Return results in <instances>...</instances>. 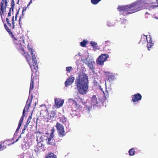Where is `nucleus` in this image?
Listing matches in <instances>:
<instances>
[{"instance_id": "c9c22d12", "label": "nucleus", "mask_w": 158, "mask_h": 158, "mask_svg": "<svg viewBox=\"0 0 158 158\" xmlns=\"http://www.w3.org/2000/svg\"><path fill=\"white\" fill-rule=\"evenodd\" d=\"M11 8H10V9H9V11L8 12V17H10V16H11Z\"/></svg>"}, {"instance_id": "9b49d317", "label": "nucleus", "mask_w": 158, "mask_h": 158, "mask_svg": "<svg viewBox=\"0 0 158 158\" xmlns=\"http://www.w3.org/2000/svg\"><path fill=\"white\" fill-rule=\"evenodd\" d=\"M6 21L8 26L10 27L11 29H13L15 28V23L14 16H13L11 18L12 23H10V19L8 18H6Z\"/></svg>"}, {"instance_id": "0eeeda50", "label": "nucleus", "mask_w": 158, "mask_h": 158, "mask_svg": "<svg viewBox=\"0 0 158 158\" xmlns=\"http://www.w3.org/2000/svg\"><path fill=\"white\" fill-rule=\"evenodd\" d=\"M8 3L7 0H2L0 4V13L1 16L6 12Z\"/></svg>"}, {"instance_id": "4be33fe9", "label": "nucleus", "mask_w": 158, "mask_h": 158, "mask_svg": "<svg viewBox=\"0 0 158 158\" xmlns=\"http://www.w3.org/2000/svg\"><path fill=\"white\" fill-rule=\"evenodd\" d=\"M60 121L62 123H64L66 121V118L64 116H62L59 118Z\"/></svg>"}, {"instance_id": "f03ea898", "label": "nucleus", "mask_w": 158, "mask_h": 158, "mask_svg": "<svg viewBox=\"0 0 158 158\" xmlns=\"http://www.w3.org/2000/svg\"><path fill=\"white\" fill-rule=\"evenodd\" d=\"M83 73V70H81ZM75 85L80 94L81 95L85 94L89 88L88 77L85 73H80L75 81Z\"/></svg>"}, {"instance_id": "864d4df0", "label": "nucleus", "mask_w": 158, "mask_h": 158, "mask_svg": "<svg viewBox=\"0 0 158 158\" xmlns=\"http://www.w3.org/2000/svg\"><path fill=\"white\" fill-rule=\"evenodd\" d=\"M157 7H158V5H157Z\"/></svg>"}, {"instance_id": "2eb2a0df", "label": "nucleus", "mask_w": 158, "mask_h": 158, "mask_svg": "<svg viewBox=\"0 0 158 158\" xmlns=\"http://www.w3.org/2000/svg\"><path fill=\"white\" fill-rule=\"evenodd\" d=\"M95 63L93 61H90L87 63V65L90 69H94Z\"/></svg>"}, {"instance_id": "f8f14e48", "label": "nucleus", "mask_w": 158, "mask_h": 158, "mask_svg": "<svg viewBox=\"0 0 158 158\" xmlns=\"http://www.w3.org/2000/svg\"><path fill=\"white\" fill-rule=\"evenodd\" d=\"M64 100L59 98H56L55 99V104L57 108H59L63 105Z\"/></svg>"}, {"instance_id": "de8ad7c7", "label": "nucleus", "mask_w": 158, "mask_h": 158, "mask_svg": "<svg viewBox=\"0 0 158 158\" xmlns=\"http://www.w3.org/2000/svg\"><path fill=\"white\" fill-rule=\"evenodd\" d=\"M18 12L17 13V14H16V15L15 16V19H16V18H17V14H18Z\"/></svg>"}, {"instance_id": "7ed1b4c3", "label": "nucleus", "mask_w": 158, "mask_h": 158, "mask_svg": "<svg viewBox=\"0 0 158 158\" xmlns=\"http://www.w3.org/2000/svg\"><path fill=\"white\" fill-rule=\"evenodd\" d=\"M146 0H137L129 5V14L143 9L145 4Z\"/></svg>"}, {"instance_id": "7c9ffc66", "label": "nucleus", "mask_w": 158, "mask_h": 158, "mask_svg": "<svg viewBox=\"0 0 158 158\" xmlns=\"http://www.w3.org/2000/svg\"><path fill=\"white\" fill-rule=\"evenodd\" d=\"M56 114V113L55 111H52L50 114V117L54 118Z\"/></svg>"}, {"instance_id": "f3484780", "label": "nucleus", "mask_w": 158, "mask_h": 158, "mask_svg": "<svg viewBox=\"0 0 158 158\" xmlns=\"http://www.w3.org/2000/svg\"><path fill=\"white\" fill-rule=\"evenodd\" d=\"M146 41H148L147 36H145V35H143L141 36V38L139 43L143 44L146 42Z\"/></svg>"}, {"instance_id": "39448f33", "label": "nucleus", "mask_w": 158, "mask_h": 158, "mask_svg": "<svg viewBox=\"0 0 158 158\" xmlns=\"http://www.w3.org/2000/svg\"><path fill=\"white\" fill-rule=\"evenodd\" d=\"M109 56L106 54H102L96 60L97 64L99 65H102L104 62L109 58Z\"/></svg>"}, {"instance_id": "bb28decb", "label": "nucleus", "mask_w": 158, "mask_h": 158, "mask_svg": "<svg viewBox=\"0 0 158 158\" xmlns=\"http://www.w3.org/2000/svg\"><path fill=\"white\" fill-rule=\"evenodd\" d=\"M135 152L134 148H132L129 150V155L131 156H133L134 155Z\"/></svg>"}, {"instance_id": "a19ab883", "label": "nucleus", "mask_w": 158, "mask_h": 158, "mask_svg": "<svg viewBox=\"0 0 158 158\" xmlns=\"http://www.w3.org/2000/svg\"><path fill=\"white\" fill-rule=\"evenodd\" d=\"M29 123H26V124L24 125V126H25V127H27L29 125Z\"/></svg>"}, {"instance_id": "09e8293b", "label": "nucleus", "mask_w": 158, "mask_h": 158, "mask_svg": "<svg viewBox=\"0 0 158 158\" xmlns=\"http://www.w3.org/2000/svg\"><path fill=\"white\" fill-rule=\"evenodd\" d=\"M67 70V71L69 72H70L71 70L68 69V70Z\"/></svg>"}, {"instance_id": "37998d69", "label": "nucleus", "mask_w": 158, "mask_h": 158, "mask_svg": "<svg viewBox=\"0 0 158 158\" xmlns=\"http://www.w3.org/2000/svg\"><path fill=\"white\" fill-rule=\"evenodd\" d=\"M81 102L83 105H84L85 106V104H86V102Z\"/></svg>"}, {"instance_id": "72a5a7b5", "label": "nucleus", "mask_w": 158, "mask_h": 158, "mask_svg": "<svg viewBox=\"0 0 158 158\" xmlns=\"http://www.w3.org/2000/svg\"><path fill=\"white\" fill-rule=\"evenodd\" d=\"M19 139H17L15 141L13 142L12 143H8V144H7L6 143L7 145H8V146H9L10 145V144H14V143L17 142L18 140H19Z\"/></svg>"}, {"instance_id": "8fccbe9b", "label": "nucleus", "mask_w": 158, "mask_h": 158, "mask_svg": "<svg viewBox=\"0 0 158 158\" xmlns=\"http://www.w3.org/2000/svg\"><path fill=\"white\" fill-rule=\"evenodd\" d=\"M105 84L106 85V79H105Z\"/></svg>"}, {"instance_id": "1a4fd4ad", "label": "nucleus", "mask_w": 158, "mask_h": 158, "mask_svg": "<svg viewBox=\"0 0 158 158\" xmlns=\"http://www.w3.org/2000/svg\"><path fill=\"white\" fill-rule=\"evenodd\" d=\"M75 77L72 76H70L69 78H67L65 82V86L67 87L70 85H71L74 81Z\"/></svg>"}, {"instance_id": "a878e982", "label": "nucleus", "mask_w": 158, "mask_h": 158, "mask_svg": "<svg viewBox=\"0 0 158 158\" xmlns=\"http://www.w3.org/2000/svg\"><path fill=\"white\" fill-rule=\"evenodd\" d=\"M87 43V41L85 40H84L80 42V45L82 47H85Z\"/></svg>"}, {"instance_id": "f257e3e1", "label": "nucleus", "mask_w": 158, "mask_h": 158, "mask_svg": "<svg viewBox=\"0 0 158 158\" xmlns=\"http://www.w3.org/2000/svg\"><path fill=\"white\" fill-rule=\"evenodd\" d=\"M4 27L10 36L13 38V43L16 48L21 53L25 56L31 69H37L38 67L36 59L37 56L34 53L35 52L33 51V48L28 45L27 48L29 51L26 53L22 47L23 44L24 43V40L23 38H20L18 39H16L10 29L8 27L6 23L4 24Z\"/></svg>"}, {"instance_id": "a18cd8bd", "label": "nucleus", "mask_w": 158, "mask_h": 158, "mask_svg": "<svg viewBox=\"0 0 158 158\" xmlns=\"http://www.w3.org/2000/svg\"><path fill=\"white\" fill-rule=\"evenodd\" d=\"M32 118V117H31V115L28 118V119H29V120H31V119Z\"/></svg>"}, {"instance_id": "6ab92c4d", "label": "nucleus", "mask_w": 158, "mask_h": 158, "mask_svg": "<svg viewBox=\"0 0 158 158\" xmlns=\"http://www.w3.org/2000/svg\"><path fill=\"white\" fill-rule=\"evenodd\" d=\"M45 158H56V156L53 153L50 152L46 155Z\"/></svg>"}, {"instance_id": "c756f323", "label": "nucleus", "mask_w": 158, "mask_h": 158, "mask_svg": "<svg viewBox=\"0 0 158 158\" xmlns=\"http://www.w3.org/2000/svg\"><path fill=\"white\" fill-rule=\"evenodd\" d=\"M24 113H25V110H23V112L22 116L21 118H20L19 122L23 123V119L24 117L25 116Z\"/></svg>"}, {"instance_id": "423d86ee", "label": "nucleus", "mask_w": 158, "mask_h": 158, "mask_svg": "<svg viewBox=\"0 0 158 158\" xmlns=\"http://www.w3.org/2000/svg\"><path fill=\"white\" fill-rule=\"evenodd\" d=\"M103 75L104 77L107 78L109 82L110 81H113L116 79V74L110 72H106L105 71H103Z\"/></svg>"}, {"instance_id": "aec40b11", "label": "nucleus", "mask_w": 158, "mask_h": 158, "mask_svg": "<svg viewBox=\"0 0 158 158\" xmlns=\"http://www.w3.org/2000/svg\"><path fill=\"white\" fill-rule=\"evenodd\" d=\"M32 101V99H31V100H30L29 101L28 99L27 100L26 105L25 107V108H24V109L23 110H27L29 109V107L31 105V102Z\"/></svg>"}, {"instance_id": "3c124183", "label": "nucleus", "mask_w": 158, "mask_h": 158, "mask_svg": "<svg viewBox=\"0 0 158 158\" xmlns=\"http://www.w3.org/2000/svg\"><path fill=\"white\" fill-rule=\"evenodd\" d=\"M21 137V135L19 136V138H18V139H19V138H20Z\"/></svg>"}, {"instance_id": "393cba45", "label": "nucleus", "mask_w": 158, "mask_h": 158, "mask_svg": "<svg viewBox=\"0 0 158 158\" xmlns=\"http://www.w3.org/2000/svg\"><path fill=\"white\" fill-rule=\"evenodd\" d=\"M7 142V141H4L3 142V144L4 143H5L6 142ZM6 145H5L4 144H0V151H2L5 148H6Z\"/></svg>"}, {"instance_id": "412c9836", "label": "nucleus", "mask_w": 158, "mask_h": 158, "mask_svg": "<svg viewBox=\"0 0 158 158\" xmlns=\"http://www.w3.org/2000/svg\"><path fill=\"white\" fill-rule=\"evenodd\" d=\"M52 132L51 134H50V136L51 137H49L48 138V142H47V144H52V143H51L50 142L52 138L53 137V133L54 131V130L53 129H52L51 130Z\"/></svg>"}, {"instance_id": "c03bdc74", "label": "nucleus", "mask_w": 158, "mask_h": 158, "mask_svg": "<svg viewBox=\"0 0 158 158\" xmlns=\"http://www.w3.org/2000/svg\"><path fill=\"white\" fill-rule=\"evenodd\" d=\"M81 102L83 105H84L85 106V104H86V102Z\"/></svg>"}, {"instance_id": "f704fd0d", "label": "nucleus", "mask_w": 158, "mask_h": 158, "mask_svg": "<svg viewBox=\"0 0 158 158\" xmlns=\"http://www.w3.org/2000/svg\"><path fill=\"white\" fill-rule=\"evenodd\" d=\"M24 7L23 8V9L22 10V15H23V11H26V10H27V7Z\"/></svg>"}, {"instance_id": "cd10ccee", "label": "nucleus", "mask_w": 158, "mask_h": 158, "mask_svg": "<svg viewBox=\"0 0 158 158\" xmlns=\"http://www.w3.org/2000/svg\"><path fill=\"white\" fill-rule=\"evenodd\" d=\"M101 0H91V3L93 5L98 4Z\"/></svg>"}, {"instance_id": "473e14b6", "label": "nucleus", "mask_w": 158, "mask_h": 158, "mask_svg": "<svg viewBox=\"0 0 158 158\" xmlns=\"http://www.w3.org/2000/svg\"><path fill=\"white\" fill-rule=\"evenodd\" d=\"M11 9H12V11L13 10V8L14 7V6L15 5V3H14V0H12V2H11Z\"/></svg>"}, {"instance_id": "4468645a", "label": "nucleus", "mask_w": 158, "mask_h": 158, "mask_svg": "<svg viewBox=\"0 0 158 158\" xmlns=\"http://www.w3.org/2000/svg\"><path fill=\"white\" fill-rule=\"evenodd\" d=\"M91 104L93 106L98 104L97 99L95 95L93 96L91 99Z\"/></svg>"}, {"instance_id": "4c0bfd02", "label": "nucleus", "mask_w": 158, "mask_h": 158, "mask_svg": "<svg viewBox=\"0 0 158 158\" xmlns=\"http://www.w3.org/2000/svg\"><path fill=\"white\" fill-rule=\"evenodd\" d=\"M32 0H30V2H29V3L28 4L27 7H28L32 3Z\"/></svg>"}, {"instance_id": "5701e85b", "label": "nucleus", "mask_w": 158, "mask_h": 158, "mask_svg": "<svg viewBox=\"0 0 158 158\" xmlns=\"http://www.w3.org/2000/svg\"><path fill=\"white\" fill-rule=\"evenodd\" d=\"M72 100L74 104H75L76 108L79 110L82 109V107L80 105L78 104L76 101L73 100Z\"/></svg>"}, {"instance_id": "79ce46f5", "label": "nucleus", "mask_w": 158, "mask_h": 158, "mask_svg": "<svg viewBox=\"0 0 158 158\" xmlns=\"http://www.w3.org/2000/svg\"><path fill=\"white\" fill-rule=\"evenodd\" d=\"M30 120H29V119H28L27 121V123H30Z\"/></svg>"}, {"instance_id": "c85d7f7f", "label": "nucleus", "mask_w": 158, "mask_h": 158, "mask_svg": "<svg viewBox=\"0 0 158 158\" xmlns=\"http://www.w3.org/2000/svg\"><path fill=\"white\" fill-rule=\"evenodd\" d=\"M24 113H25V110H23V112L22 116L21 118H20L19 122L23 123V119L24 117L25 116Z\"/></svg>"}, {"instance_id": "49530a36", "label": "nucleus", "mask_w": 158, "mask_h": 158, "mask_svg": "<svg viewBox=\"0 0 158 158\" xmlns=\"http://www.w3.org/2000/svg\"><path fill=\"white\" fill-rule=\"evenodd\" d=\"M110 43V41H106L105 42V43L106 44H107V43Z\"/></svg>"}, {"instance_id": "b1692460", "label": "nucleus", "mask_w": 158, "mask_h": 158, "mask_svg": "<svg viewBox=\"0 0 158 158\" xmlns=\"http://www.w3.org/2000/svg\"><path fill=\"white\" fill-rule=\"evenodd\" d=\"M34 79L31 78V81L30 86V90H33L34 88Z\"/></svg>"}, {"instance_id": "20e7f679", "label": "nucleus", "mask_w": 158, "mask_h": 158, "mask_svg": "<svg viewBox=\"0 0 158 158\" xmlns=\"http://www.w3.org/2000/svg\"><path fill=\"white\" fill-rule=\"evenodd\" d=\"M58 135L60 137H63L65 135V131L63 126L60 123L57 122L56 125Z\"/></svg>"}, {"instance_id": "a211bd4d", "label": "nucleus", "mask_w": 158, "mask_h": 158, "mask_svg": "<svg viewBox=\"0 0 158 158\" xmlns=\"http://www.w3.org/2000/svg\"><path fill=\"white\" fill-rule=\"evenodd\" d=\"M90 44L93 47L94 50H96L97 49H98V46L96 42L91 41Z\"/></svg>"}, {"instance_id": "dca6fc26", "label": "nucleus", "mask_w": 158, "mask_h": 158, "mask_svg": "<svg viewBox=\"0 0 158 158\" xmlns=\"http://www.w3.org/2000/svg\"><path fill=\"white\" fill-rule=\"evenodd\" d=\"M148 44L147 46V48L148 50H150V48H151V47L153 45V43L152 41V40L151 38H150V40L149 42L147 41Z\"/></svg>"}, {"instance_id": "2f4dec72", "label": "nucleus", "mask_w": 158, "mask_h": 158, "mask_svg": "<svg viewBox=\"0 0 158 158\" xmlns=\"http://www.w3.org/2000/svg\"><path fill=\"white\" fill-rule=\"evenodd\" d=\"M22 123H22L19 122L18 127L16 129V131H19V130L20 129V128L21 127Z\"/></svg>"}, {"instance_id": "6e6552de", "label": "nucleus", "mask_w": 158, "mask_h": 158, "mask_svg": "<svg viewBox=\"0 0 158 158\" xmlns=\"http://www.w3.org/2000/svg\"><path fill=\"white\" fill-rule=\"evenodd\" d=\"M117 10L123 15H127L128 14V5H119Z\"/></svg>"}, {"instance_id": "ea45409f", "label": "nucleus", "mask_w": 158, "mask_h": 158, "mask_svg": "<svg viewBox=\"0 0 158 158\" xmlns=\"http://www.w3.org/2000/svg\"><path fill=\"white\" fill-rule=\"evenodd\" d=\"M66 69H72V68L71 67H67Z\"/></svg>"}, {"instance_id": "58836bf2", "label": "nucleus", "mask_w": 158, "mask_h": 158, "mask_svg": "<svg viewBox=\"0 0 158 158\" xmlns=\"http://www.w3.org/2000/svg\"><path fill=\"white\" fill-rule=\"evenodd\" d=\"M21 21V17L20 16L19 19V23L20 27H21L20 25V21Z\"/></svg>"}, {"instance_id": "ddd939ff", "label": "nucleus", "mask_w": 158, "mask_h": 158, "mask_svg": "<svg viewBox=\"0 0 158 158\" xmlns=\"http://www.w3.org/2000/svg\"><path fill=\"white\" fill-rule=\"evenodd\" d=\"M43 144L40 142H38L37 145L35 147L34 150L35 152H40L42 149Z\"/></svg>"}, {"instance_id": "9d476101", "label": "nucleus", "mask_w": 158, "mask_h": 158, "mask_svg": "<svg viewBox=\"0 0 158 158\" xmlns=\"http://www.w3.org/2000/svg\"><path fill=\"white\" fill-rule=\"evenodd\" d=\"M132 101L133 102H136L141 99L142 97L139 93L135 94L132 96Z\"/></svg>"}, {"instance_id": "603ef678", "label": "nucleus", "mask_w": 158, "mask_h": 158, "mask_svg": "<svg viewBox=\"0 0 158 158\" xmlns=\"http://www.w3.org/2000/svg\"><path fill=\"white\" fill-rule=\"evenodd\" d=\"M156 2L157 4H158V0H156Z\"/></svg>"}, {"instance_id": "e433bc0d", "label": "nucleus", "mask_w": 158, "mask_h": 158, "mask_svg": "<svg viewBox=\"0 0 158 158\" xmlns=\"http://www.w3.org/2000/svg\"><path fill=\"white\" fill-rule=\"evenodd\" d=\"M27 127H25V126L23 128V130H22V133H21L22 134L24 133V131H25Z\"/></svg>"}]
</instances>
